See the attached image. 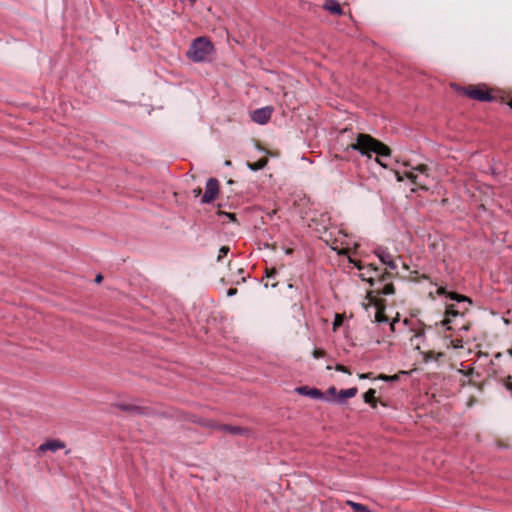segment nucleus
I'll return each instance as SVG.
<instances>
[{"instance_id": "423d86ee", "label": "nucleus", "mask_w": 512, "mask_h": 512, "mask_svg": "<svg viewBox=\"0 0 512 512\" xmlns=\"http://www.w3.org/2000/svg\"><path fill=\"white\" fill-rule=\"evenodd\" d=\"M214 47L206 38L194 40V62L209 61L213 58Z\"/></svg>"}, {"instance_id": "c85d7f7f", "label": "nucleus", "mask_w": 512, "mask_h": 512, "mask_svg": "<svg viewBox=\"0 0 512 512\" xmlns=\"http://www.w3.org/2000/svg\"><path fill=\"white\" fill-rule=\"evenodd\" d=\"M359 379H371L372 373H360L358 374Z\"/></svg>"}, {"instance_id": "bb28decb", "label": "nucleus", "mask_w": 512, "mask_h": 512, "mask_svg": "<svg viewBox=\"0 0 512 512\" xmlns=\"http://www.w3.org/2000/svg\"><path fill=\"white\" fill-rule=\"evenodd\" d=\"M335 370L336 371H339V372H343V373H346V374H351V372L349 371V369L347 367H345L344 365H341V364H337L335 366Z\"/></svg>"}, {"instance_id": "2f4dec72", "label": "nucleus", "mask_w": 512, "mask_h": 512, "mask_svg": "<svg viewBox=\"0 0 512 512\" xmlns=\"http://www.w3.org/2000/svg\"><path fill=\"white\" fill-rule=\"evenodd\" d=\"M381 158H382V157L377 156V158H376V162H377L378 164H380L382 167H386L387 165H386L385 163H383V162H382Z\"/></svg>"}, {"instance_id": "412c9836", "label": "nucleus", "mask_w": 512, "mask_h": 512, "mask_svg": "<svg viewBox=\"0 0 512 512\" xmlns=\"http://www.w3.org/2000/svg\"><path fill=\"white\" fill-rule=\"evenodd\" d=\"M408 177L415 183V184H418L420 186H425L426 185V182H424L422 179L418 180L420 178V175L415 173V172H410L408 174Z\"/></svg>"}, {"instance_id": "a211bd4d", "label": "nucleus", "mask_w": 512, "mask_h": 512, "mask_svg": "<svg viewBox=\"0 0 512 512\" xmlns=\"http://www.w3.org/2000/svg\"><path fill=\"white\" fill-rule=\"evenodd\" d=\"M447 297H449L451 300H455L457 302H467L469 305L471 304V300L468 297L460 295L455 292L447 293Z\"/></svg>"}, {"instance_id": "9b49d317", "label": "nucleus", "mask_w": 512, "mask_h": 512, "mask_svg": "<svg viewBox=\"0 0 512 512\" xmlns=\"http://www.w3.org/2000/svg\"><path fill=\"white\" fill-rule=\"evenodd\" d=\"M299 395L306 396L312 399H324V394L317 388H310L308 386H301L296 388Z\"/></svg>"}, {"instance_id": "f257e3e1", "label": "nucleus", "mask_w": 512, "mask_h": 512, "mask_svg": "<svg viewBox=\"0 0 512 512\" xmlns=\"http://www.w3.org/2000/svg\"><path fill=\"white\" fill-rule=\"evenodd\" d=\"M394 292L392 283H385L383 288H376L375 290L368 291L362 303L363 307L371 313H374L376 322H385L387 318L384 315L383 300L379 297L380 294L389 295Z\"/></svg>"}, {"instance_id": "20e7f679", "label": "nucleus", "mask_w": 512, "mask_h": 512, "mask_svg": "<svg viewBox=\"0 0 512 512\" xmlns=\"http://www.w3.org/2000/svg\"><path fill=\"white\" fill-rule=\"evenodd\" d=\"M461 92L468 98L481 102H491L495 100L494 90L485 84L470 85L462 88Z\"/></svg>"}, {"instance_id": "7c9ffc66", "label": "nucleus", "mask_w": 512, "mask_h": 512, "mask_svg": "<svg viewBox=\"0 0 512 512\" xmlns=\"http://www.w3.org/2000/svg\"><path fill=\"white\" fill-rule=\"evenodd\" d=\"M236 292H237V290H236V289H234V288H230V289L228 290V292H227V295H228V296H233V295H235V294H236Z\"/></svg>"}, {"instance_id": "9d476101", "label": "nucleus", "mask_w": 512, "mask_h": 512, "mask_svg": "<svg viewBox=\"0 0 512 512\" xmlns=\"http://www.w3.org/2000/svg\"><path fill=\"white\" fill-rule=\"evenodd\" d=\"M461 316L459 311H457L453 305L447 306L446 312H445V318L442 320V325L445 326L448 330H452L453 327L451 326V323L454 319Z\"/></svg>"}, {"instance_id": "aec40b11", "label": "nucleus", "mask_w": 512, "mask_h": 512, "mask_svg": "<svg viewBox=\"0 0 512 512\" xmlns=\"http://www.w3.org/2000/svg\"><path fill=\"white\" fill-rule=\"evenodd\" d=\"M377 379L385 381V382H394V381H398L399 380V375L395 374V375L389 376V375H386V374H380V375L377 376Z\"/></svg>"}, {"instance_id": "c9c22d12", "label": "nucleus", "mask_w": 512, "mask_h": 512, "mask_svg": "<svg viewBox=\"0 0 512 512\" xmlns=\"http://www.w3.org/2000/svg\"><path fill=\"white\" fill-rule=\"evenodd\" d=\"M286 253H287V254H290V253H292V250H291V249H287V250H286Z\"/></svg>"}, {"instance_id": "c756f323", "label": "nucleus", "mask_w": 512, "mask_h": 512, "mask_svg": "<svg viewBox=\"0 0 512 512\" xmlns=\"http://www.w3.org/2000/svg\"><path fill=\"white\" fill-rule=\"evenodd\" d=\"M437 294H438V295H447L446 290H445V288H443V287H439V288L437 289Z\"/></svg>"}, {"instance_id": "cd10ccee", "label": "nucleus", "mask_w": 512, "mask_h": 512, "mask_svg": "<svg viewBox=\"0 0 512 512\" xmlns=\"http://www.w3.org/2000/svg\"><path fill=\"white\" fill-rule=\"evenodd\" d=\"M426 170H427V169H426V167H425V166H423V165H421V166H419V167H417V168L415 169V172H418V173H420L421 175L426 176V174H425V173H426Z\"/></svg>"}, {"instance_id": "72a5a7b5", "label": "nucleus", "mask_w": 512, "mask_h": 512, "mask_svg": "<svg viewBox=\"0 0 512 512\" xmlns=\"http://www.w3.org/2000/svg\"><path fill=\"white\" fill-rule=\"evenodd\" d=\"M102 281V276L101 275H98L96 277V282L100 283Z\"/></svg>"}, {"instance_id": "393cba45", "label": "nucleus", "mask_w": 512, "mask_h": 512, "mask_svg": "<svg viewBox=\"0 0 512 512\" xmlns=\"http://www.w3.org/2000/svg\"><path fill=\"white\" fill-rule=\"evenodd\" d=\"M312 356L315 359H319L325 356V352L322 349H314L312 352Z\"/></svg>"}, {"instance_id": "ddd939ff", "label": "nucleus", "mask_w": 512, "mask_h": 512, "mask_svg": "<svg viewBox=\"0 0 512 512\" xmlns=\"http://www.w3.org/2000/svg\"><path fill=\"white\" fill-rule=\"evenodd\" d=\"M64 448V444L58 440H53V441H49V442H46L42 445H40L39 447V450L40 451H47V450H50V451H56L58 449H62Z\"/></svg>"}, {"instance_id": "6e6552de", "label": "nucleus", "mask_w": 512, "mask_h": 512, "mask_svg": "<svg viewBox=\"0 0 512 512\" xmlns=\"http://www.w3.org/2000/svg\"><path fill=\"white\" fill-rule=\"evenodd\" d=\"M272 112L273 109L269 106L259 108L253 111V113L251 114V118L255 123L263 125L270 120Z\"/></svg>"}, {"instance_id": "dca6fc26", "label": "nucleus", "mask_w": 512, "mask_h": 512, "mask_svg": "<svg viewBox=\"0 0 512 512\" xmlns=\"http://www.w3.org/2000/svg\"><path fill=\"white\" fill-rule=\"evenodd\" d=\"M347 505L350 506L354 512H372L365 505H362L351 500L347 501Z\"/></svg>"}, {"instance_id": "f03ea898", "label": "nucleus", "mask_w": 512, "mask_h": 512, "mask_svg": "<svg viewBox=\"0 0 512 512\" xmlns=\"http://www.w3.org/2000/svg\"><path fill=\"white\" fill-rule=\"evenodd\" d=\"M350 148L367 157H371L372 153L380 157H389L391 155V150L387 145L368 134H359L356 141L350 145Z\"/></svg>"}, {"instance_id": "0eeeda50", "label": "nucleus", "mask_w": 512, "mask_h": 512, "mask_svg": "<svg viewBox=\"0 0 512 512\" xmlns=\"http://www.w3.org/2000/svg\"><path fill=\"white\" fill-rule=\"evenodd\" d=\"M219 192V185L216 179H209L206 183L205 192L202 196L203 203H211L214 201Z\"/></svg>"}, {"instance_id": "4be33fe9", "label": "nucleus", "mask_w": 512, "mask_h": 512, "mask_svg": "<svg viewBox=\"0 0 512 512\" xmlns=\"http://www.w3.org/2000/svg\"><path fill=\"white\" fill-rule=\"evenodd\" d=\"M224 430L228 431L229 433H232V434H245L246 433L245 429H243L241 427H234V426H225Z\"/></svg>"}, {"instance_id": "a878e982", "label": "nucleus", "mask_w": 512, "mask_h": 512, "mask_svg": "<svg viewBox=\"0 0 512 512\" xmlns=\"http://www.w3.org/2000/svg\"><path fill=\"white\" fill-rule=\"evenodd\" d=\"M450 345L454 349H458V348H462L463 347V342H462L461 339H455V340H451Z\"/></svg>"}, {"instance_id": "4468645a", "label": "nucleus", "mask_w": 512, "mask_h": 512, "mask_svg": "<svg viewBox=\"0 0 512 512\" xmlns=\"http://www.w3.org/2000/svg\"><path fill=\"white\" fill-rule=\"evenodd\" d=\"M324 8L332 14L340 15L342 13L341 6L336 0H326Z\"/></svg>"}, {"instance_id": "7ed1b4c3", "label": "nucleus", "mask_w": 512, "mask_h": 512, "mask_svg": "<svg viewBox=\"0 0 512 512\" xmlns=\"http://www.w3.org/2000/svg\"><path fill=\"white\" fill-rule=\"evenodd\" d=\"M349 262L359 271V277L368 282L371 286L386 280V273L379 271L373 264L368 263L365 259H357L349 256Z\"/></svg>"}, {"instance_id": "e433bc0d", "label": "nucleus", "mask_w": 512, "mask_h": 512, "mask_svg": "<svg viewBox=\"0 0 512 512\" xmlns=\"http://www.w3.org/2000/svg\"><path fill=\"white\" fill-rule=\"evenodd\" d=\"M510 354L512 355V350H510Z\"/></svg>"}, {"instance_id": "39448f33", "label": "nucleus", "mask_w": 512, "mask_h": 512, "mask_svg": "<svg viewBox=\"0 0 512 512\" xmlns=\"http://www.w3.org/2000/svg\"><path fill=\"white\" fill-rule=\"evenodd\" d=\"M357 247V244L342 230H337L334 239L331 242V248L338 252V254H345L355 257L351 251Z\"/></svg>"}, {"instance_id": "f8f14e48", "label": "nucleus", "mask_w": 512, "mask_h": 512, "mask_svg": "<svg viewBox=\"0 0 512 512\" xmlns=\"http://www.w3.org/2000/svg\"><path fill=\"white\" fill-rule=\"evenodd\" d=\"M358 390L356 387H352L345 390H340L338 393L337 402H344L346 399H350L356 396Z\"/></svg>"}, {"instance_id": "f704fd0d", "label": "nucleus", "mask_w": 512, "mask_h": 512, "mask_svg": "<svg viewBox=\"0 0 512 512\" xmlns=\"http://www.w3.org/2000/svg\"><path fill=\"white\" fill-rule=\"evenodd\" d=\"M508 105L510 108H512V98L509 100Z\"/></svg>"}, {"instance_id": "6ab92c4d", "label": "nucleus", "mask_w": 512, "mask_h": 512, "mask_svg": "<svg viewBox=\"0 0 512 512\" xmlns=\"http://www.w3.org/2000/svg\"><path fill=\"white\" fill-rule=\"evenodd\" d=\"M268 161L266 158L260 159L253 164H248L249 168L253 171L261 170L267 165Z\"/></svg>"}, {"instance_id": "2eb2a0df", "label": "nucleus", "mask_w": 512, "mask_h": 512, "mask_svg": "<svg viewBox=\"0 0 512 512\" xmlns=\"http://www.w3.org/2000/svg\"><path fill=\"white\" fill-rule=\"evenodd\" d=\"M376 390L370 388L368 391H366L363 395L364 401L371 405L373 408L377 407V399H376Z\"/></svg>"}, {"instance_id": "f3484780", "label": "nucleus", "mask_w": 512, "mask_h": 512, "mask_svg": "<svg viewBox=\"0 0 512 512\" xmlns=\"http://www.w3.org/2000/svg\"><path fill=\"white\" fill-rule=\"evenodd\" d=\"M338 391L335 387H329L324 395V399L327 401H336L338 399Z\"/></svg>"}, {"instance_id": "5701e85b", "label": "nucleus", "mask_w": 512, "mask_h": 512, "mask_svg": "<svg viewBox=\"0 0 512 512\" xmlns=\"http://www.w3.org/2000/svg\"><path fill=\"white\" fill-rule=\"evenodd\" d=\"M344 321V316L341 314H336L333 321V330L336 331Z\"/></svg>"}, {"instance_id": "1a4fd4ad", "label": "nucleus", "mask_w": 512, "mask_h": 512, "mask_svg": "<svg viewBox=\"0 0 512 512\" xmlns=\"http://www.w3.org/2000/svg\"><path fill=\"white\" fill-rule=\"evenodd\" d=\"M375 255L378 259L391 269H395L396 265L393 261V256L385 248L379 247L375 250Z\"/></svg>"}, {"instance_id": "473e14b6", "label": "nucleus", "mask_w": 512, "mask_h": 512, "mask_svg": "<svg viewBox=\"0 0 512 512\" xmlns=\"http://www.w3.org/2000/svg\"><path fill=\"white\" fill-rule=\"evenodd\" d=\"M223 215H225L226 217H228L230 220L234 221L235 220V216L234 214H231V213H223Z\"/></svg>"}, {"instance_id": "b1692460", "label": "nucleus", "mask_w": 512, "mask_h": 512, "mask_svg": "<svg viewBox=\"0 0 512 512\" xmlns=\"http://www.w3.org/2000/svg\"><path fill=\"white\" fill-rule=\"evenodd\" d=\"M228 252H229V247L228 246H222L219 249V254H218L217 259L221 260L223 257H225L228 254Z\"/></svg>"}]
</instances>
